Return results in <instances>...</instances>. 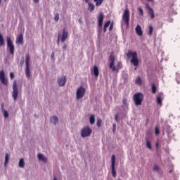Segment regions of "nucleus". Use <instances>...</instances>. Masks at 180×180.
Masks as SVG:
<instances>
[{
	"instance_id": "1",
	"label": "nucleus",
	"mask_w": 180,
	"mask_h": 180,
	"mask_svg": "<svg viewBox=\"0 0 180 180\" xmlns=\"http://www.w3.org/2000/svg\"><path fill=\"white\" fill-rule=\"evenodd\" d=\"M115 57L114 55V52H111L110 54V58H108V61H110V69L112 70V72H119L120 70L122 68V63L121 61L117 63V66L115 65Z\"/></svg>"
},
{
	"instance_id": "2",
	"label": "nucleus",
	"mask_w": 180,
	"mask_h": 180,
	"mask_svg": "<svg viewBox=\"0 0 180 180\" xmlns=\"http://www.w3.org/2000/svg\"><path fill=\"white\" fill-rule=\"evenodd\" d=\"M127 58L128 59H131V63L134 64V66L137 67L139 65V59L137 52H133L131 51H129L128 53H127Z\"/></svg>"
},
{
	"instance_id": "3",
	"label": "nucleus",
	"mask_w": 180,
	"mask_h": 180,
	"mask_svg": "<svg viewBox=\"0 0 180 180\" xmlns=\"http://www.w3.org/2000/svg\"><path fill=\"white\" fill-rule=\"evenodd\" d=\"M30 56L27 53L25 56V63H26V68H25V75L28 79H30L32 77L31 72H30Z\"/></svg>"
},
{
	"instance_id": "4",
	"label": "nucleus",
	"mask_w": 180,
	"mask_h": 180,
	"mask_svg": "<svg viewBox=\"0 0 180 180\" xmlns=\"http://www.w3.org/2000/svg\"><path fill=\"white\" fill-rule=\"evenodd\" d=\"M144 96L142 93H136L134 95V102L135 105L139 106L141 105L143 101Z\"/></svg>"
},
{
	"instance_id": "5",
	"label": "nucleus",
	"mask_w": 180,
	"mask_h": 180,
	"mask_svg": "<svg viewBox=\"0 0 180 180\" xmlns=\"http://www.w3.org/2000/svg\"><path fill=\"white\" fill-rule=\"evenodd\" d=\"M122 20H124L125 25H127V27H129L130 20V11L128 8H126L125 11H124V14H122Z\"/></svg>"
},
{
	"instance_id": "6",
	"label": "nucleus",
	"mask_w": 180,
	"mask_h": 180,
	"mask_svg": "<svg viewBox=\"0 0 180 180\" xmlns=\"http://www.w3.org/2000/svg\"><path fill=\"white\" fill-rule=\"evenodd\" d=\"M91 133H92L91 129L89 126H87V127H84L82 129L81 136L82 138H86V137L90 136Z\"/></svg>"
},
{
	"instance_id": "7",
	"label": "nucleus",
	"mask_w": 180,
	"mask_h": 180,
	"mask_svg": "<svg viewBox=\"0 0 180 180\" xmlns=\"http://www.w3.org/2000/svg\"><path fill=\"white\" fill-rule=\"evenodd\" d=\"M86 94V89L84 86H80L77 91V100L82 98Z\"/></svg>"
},
{
	"instance_id": "8",
	"label": "nucleus",
	"mask_w": 180,
	"mask_h": 180,
	"mask_svg": "<svg viewBox=\"0 0 180 180\" xmlns=\"http://www.w3.org/2000/svg\"><path fill=\"white\" fill-rule=\"evenodd\" d=\"M115 155H112L111 157V174H112V177L115 178L116 177V170H115Z\"/></svg>"
},
{
	"instance_id": "9",
	"label": "nucleus",
	"mask_w": 180,
	"mask_h": 180,
	"mask_svg": "<svg viewBox=\"0 0 180 180\" xmlns=\"http://www.w3.org/2000/svg\"><path fill=\"white\" fill-rule=\"evenodd\" d=\"M7 48L9 49L10 53L13 56L15 51V46L13 44V41H11V37H7Z\"/></svg>"
},
{
	"instance_id": "10",
	"label": "nucleus",
	"mask_w": 180,
	"mask_h": 180,
	"mask_svg": "<svg viewBox=\"0 0 180 180\" xmlns=\"http://www.w3.org/2000/svg\"><path fill=\"white\" fill-rule=\"evenodd\" d=\"M13 98L14 99V101H16L18 96V85H17V82L16 80H15L13 82Z\"/></svg>"
},
{
	"instance_id": "11",
	"label": "nucleus",
	"mask_w": 180,
	"mask_h": 180,
	"mask_svg": "<svg viewBox=\"0 0 180 180\" xmlns=\"http://www.w3.org/2000/svg\"><path fill=\"white\" fill-rule=\"evenodd\" d=\"M0 81L4 86H8V79L6 78L5 72L4 70L0 71Z\"/></svg>"
},
{
	"instance_id": "12",
	"label": "nucleus",
	"mask_w": 180,
	"mask_h": 180,
	"mask_svg": "<svg viewBox=\"0 0 180 180\" xmlns=\"http://www.w3.org/2000/svg\"><path fill=\"white\" fill-rule=\"evenodd\" d=\"M104 18L105 15L103 13H100V14H98V18H97V22L98 23L97 26H98V29H102Z\"/></svg>"
},
{
	"instance_id": "13",
	"label": "nucleus",
	"mask_w": 180,
	"mask_h": 180,
	"mask_svg": "<svg viewBox=\"0 0 180 180\" xmlns=\"http://www.w3.org/2000/svg\"><path fill=\"white\" fill-rule=\"evenodd\" d=\"M66 82L67 79L65 76H62L61 77L58 79V83L60 87L65 86Z\"/></svg>"
},
{
	"instance_id": "14",
	"label": "nucleus",
	"mask_w": 180,
	"mask_h": 180,
	"mask_svg": "<svg viewBox=\"0 0 180 180\" xmlns=\"http://www.w3.org/2000/svg\"><path fill=\"white\" fill-rule=\"evenodd\" d=\"M68 37V32L66 31L65 28H64L63 31V35L60 38L61 42L64 43L67 40Z\"/></svg>"
},
{
	"instance_id": "15",
	"label": "nucleus",
	"mask_w": 180,
	"mask_h": 180,
	"mask_svg": "<svg viewBox=\"0 0 180 180\" xmlns=\"http://www.w3.org/2000/svg\"><path fill=\"white\" fill-rule=\"evenodd\" d=\"M135 32H136V35L139 37L143 36V30L139 25H136V27H135Z\"/></svg>"
},
{
	"instance_id": "16",
	"label": "nucleus",
	"mask_w": 180,
	"mask_h": 180,
	"mask_svg": "<svg viewBox=\"0 0 180 180\" xmlns=\"http://www.w3.org/2000/svg\"><path fill=\"white\" fill-rule=\"evenodd\" d=\"M16 44H23V34L20 33L16 39Z\"/></svg>"
},
{
	"instance_id": "17",
	"label": "nucleus",
	"mask_w": 180,
	"mask_h": 180,
	"mask_svg": "<svg viewBox=\"0 0 180 180\" xmlns=\"http://www.w3.org/2000/svg\"><path fill=\"white\" fill-rule=\"evenodd\" d=\"M38 159L39 160L42 161L45 163L47 162L48 161V159L45 156H44V155L41 153L38 154Z\"/></svg>"
},
{
	"instance_id": "18",
	"label": "nucleus",
	"mask_w": 180,
	"mask_h": 180,
	"mask_svg": "<svg viewBox=\"0 0 180 180\" xmlns=\"http://www.w3.org/2000/svg\"><path fill=\"white\" fill-rule=\"evenodd\" d=\"M1 111L4 115V117L8 118L9 116V114H8V111L4 109V103H2V105H1Z\"/></svg>"
},
{
	"instance_id": "19",
	"label": "nucleus",
	"mask_w": 180,
	"mask_h": 180,
	"mask_svg": "<svg viewBox=\"0 0 180 180\" xmlns=\"http://www.w3.org/2000/svg\"><path fill=\"white\" fill-rule=\"evenodd\" d=\"M148 13H149V15H150V18L151 19H154L155 18V13L154 11L152 8L150 7H148Z\"/></svg>"
},
{
	"instance_id": "20",
	"label": "nucleus",
	"mask_w": 180,
	"mask_h": 180,
	"mask_svg": "<svg viewBox=\"0 0 180 180\" xmlns=\"http://www.w3.org/2000/svg\"><path fill=\"white\" fill-rule=\"evenodd\" d=\"M51 123H53L56 125L58 123V118L57 117V116H55V115L51 116Z\"/></svg>"
},
{
	"instance_id": "21",
	"label": "nucleus",
	"mask_w": 180,
	"mask_h": 180,
	"mask_svg": "<svg viewBox=\"0 0 180 180\" xmlns=\"http://www.w3.org/2000/svg\"><path fill=\"white\" fill-rule=\"evenodd\" d=\"M111 22L110 20H108L104 23V28L103 29V32L104 33H106L108 27H109V25H110Z\"/></svg>"
},
{
	"instance_id": "22",
	"label": "nucleus",
	"mask_w": 180,
	"mask_h": 180,
	"mask_svg": "<svg viewBox=\"0 0 180 180\" xmlns=\"http://www.w3.org/2000/svg\"><path fill=\"white\" fill-rule=\"evenodd\" d=\"M153 32H154V28H153V25H149V28H148V35L149 37L153 36Z\"/></svg>"
},
{
	"instance_id": "23",
	"label": "nucleus",
	"mask_w": 180,
	"mask_h": 180,
	"mask_svg": "<svg viewBox=\"0 0 180 180\" xmlns=\"http://www.w3.org/2000/svg\"><path fill=\"white\" fill-rule=\"evenodd\" d=\"M94 76L96 77V78H98V77L99 75V70L96 65H95L94 68Z\"/></svg>"
},
{
	"instance_id": "24",
	"label": "nucleus",
	"mask_w": 180,
	"mask_h": 180,
	"mask_svg": "<svg viewBox=\"0 0 180 180\" xmlns=\"http://www.w3.org/2000/svg\"><path fill=\"white\" fill-rule=\"evenodd\" d=\"M156 103L160 106H162V98L160 96H157L156 97Z\"/></svg>"
},
{
	"instance_id": "25",
	"label": "nucleus",
	"mask_w": 180,
	"mask_h": 180,
	"mask_svg": "<svg viewBox=\"0 0 180 180\" xmlns=\"http://www.w3.org/2000/svg\"><path fill=\"white\" fill-rule=\"evenodd\" d=\"M88 9L90 11V12H93L95 9V6L92 3H89Z\"/></svg>"
},
{
	"instance_id": "26",
	"label": "nucleus",
	"mask_w": 180,
	"mask_h": 180,
	"mask_svg": "<svg viewBox=\"0 0 180 180\" xmlns=\"http://www.w3.org/2000/svg\"><path fill=\"white\" fill-rule=\"evenodd\" d=\"M5 41L4 39V37L1 34H0V47L4 46Z\"/></svg>"
},
{
	"instance_id": "27",
	"label": "nucleus",
	"mask_w": 180,
	"mask_h": 180,
	"mask_svg": "<svg viewBox=\"0 0 180 180\" xmlns=\"http://www.w3.org/2000/svg\"><path fill=\"white\" fill-rule=\"evenodd\" d=\"M157 86L155 83L152 84V94H155L157 93Z\"/></svg>"
},
{
	"instance_id": "28",
	"label": "nucleus",
	"mask_w": 180,
	"mask_h": 180,
	"mask_svg": "<svg viewBox=\"0 0 180 180\" xmlns=\"http://www.w3.org/2000/svg\"><path fill=\"white\" fill-rule=\"evenodd\" d=\"M25 165V161H24V159H23V158H21V159L20 160V161H19V167H20V168H24Z\"/></svg>"
},
{
	"instance_id": "29",
	"label": "nucleus",
	"mask_w": 180,
	"mask_h": 180,
	"mask_svg": "<svg viewBox=\"0 0 180 180\" xmlns=\"http://www.w3.org/2000/svg\"><path fill=\"white\" fill-rule=\"evenodd\" d=\"M135 84L141 86L142 85V79L140 77H136V80L135 81Z\"/></svg>"
},
{
	"instance_id": "30",
	"label": "nucleus",
	"mask_w": 180,
	"mask_h": 180,
	"mask_svg": "<svg viewBox=\"0 0 180 180\" xmlns=\"http://www.w3.org/2000/svg\"><path fill=\"white\" fill-rule=\"evenodd\" d=\"M146 147L149 148V150H152V145L148 139H146Z\"/></svg>"
},
{
	"instance_id": "31",
	"label": "nucleus",
	"mask_w": 180,
	"mask_h": 180,
	"mask_svg": "<svg viewBox=\"0 0 180 180\" xmlns=\"http://www.w3.org/2000/svg\"><path fill=\"white\" fill-rule=\"evenodd\" d=\"M94 2H96V6H101L103 2V0H94Z\"/></svg>"
},
{
	"instance_id": "32",
	"label": "nucleus",
	"mask_w": 180,
	"mask_h": 180,
	"mask_svg": "<svg viewBox=\"0 0 180 180\" xmlns=\"http://www.w3.org/2000/svg\"><path fill=\"white\" fill-rule=\"evenodd\" d=\"M95 123V115H91L90 117V124H94Z\"/></svg>"
},
{
	"instance_id": "33",
	"label": "nucleus",
	"mask_w": 180,
	"mask_h": 180,
	"mask_svg": "<svg viewBox=\"0 0 180 180\" xmlns=\"http://www.w3.org/2000/svg\"><path fill=\"white\" fill-rule=\"evenodd\" d=\"M102 120L101 118L97 119V127H101Z\"/></svg>"
},
{
	"instance_id": "34",
	"label": "nucleus",
	"mask_w": 180,
	"mask_h": 180,
	"mask_svg": "<svg viewBox=\"0 0 180 180\" xmlns=\"http://www.w3.org/2000/svg\"><path fill=\"white\" fill-rule=\"evenodd\" d=\"M160 129H159L158 127H155V134L156 136H158V135L160 134Z\"/></svg>"
},
{
	"instance_id": "35",
	"label": "nucleus",
	"mask_w": 180,
	"mask_h": 180,
	"mask_svg": "<svg viewBox=\"0 0 180 180\" xmlns=\"http://www.w3.org/2000/svg\"><path fill=\"white\" fill-rule=\"evenodd\" d=\"M8 161H9V155L8 153H6V157H5V165H7Z\"/></svg>"
},
{
	"instance_id": "36",
	"label": "nucleus",
	"mask_w": 180,
	"mask_h": 180,
	"mask_svg": "<svg viewBox=\"0 0 180 180\" xmlns=\"http://www.w3.org/2000/svg\"><path fill=\"white\" fill-rule=\"evenodd\" d=\"M159 169H160V167L157 165H154L153 167V172H159Z\"/></svg>"
},
{
	"instance_id": "37",
	"label": "nucleus",
	"mask_w": 180,
	"mask_h": 180,
	"mask_svg": "<svg viewBox=\"0 0 180 180\" xmlns=\"http://www.w3.org/2000/svg\"><path fill=\"white\" fill-rule=\"evenodd\" d=\"M127 98L124 97V98H122V105L124 106L127 105Z\"/></svg>"
},
{
	"instance_id": "38",
	"label": "nucleus",
	"mask_w": 180,
	"mask_h": 180,
	"mask_svg": "<svg viewBox=\"0 0 180 180\" xmlns=\"http://www.w3.org/2000/svg\"><path fill=\"white\" fill-rule=\"evenodd\" d=\"M138 11H139V13H141V16H143V10L141 7H139L138 8Z\"/></svg>"
},
{
	"instance_id": "39",
	"label": "nucleus",
	"mask_w": 180,
	"mask_h": 180,
	"mask_svg": "<svg viewBox=\"0 0 180 180\" xmlns=\"http://www.w3.org/2000/svg\"><path fill=\"white\" fill-rule=\"evenodd\" d=\"M116 128H117L116 124H112V133L115 134L116 132Z\"/></svg>"
},
{
	"instance_id": "40",
	"label": "nucleus",
	"mask_w": 180,
	"mask_h": 180,
	"mask_svg": "<svg viewBox=\"0 0 180 180\" xmlns=\"http://www.w3.org/2000/svg\"><path fill=\"white\" fill-rule=\"evenodd\" d=\"M54 19H55L56 22H58V20H59V14L58 13H57L55 15Z\"/></svg>"
},
{
	"instance_id": "41",
	"label": "nucleus",
	"mask_w": 180,
	"mask_h": 180,
	"mask_svg": "<svg viewBox=\"0 0 180 180\" xmlns=\"http://www.w3.org/2000/svg\"><path fill=\"white\" fill-rule=\"evenodd\" d=\"M10 77H11V80H13L15 78V75H14V73L13 72H11Z\"/></svg>"
},
{
	"instance_id": "42",
	"label": "nucleus",
	"mask_w": 180,
	"mask_h": 180,
	"mask_svg": "<svg viewBox=\"0 0 180 180\" xmlns=\"http://www.w3.org/2000/svg\"><path fill=\"white\" fill-rule=\"evenodd\" d=\"M67 48H68V44H63V51H65L66 49H67Z\"/></svg>"
},
{
	"instance_id": "43",
	"label": "nucleus",
	"mask_w": 180,
	"mask_h": 180,
	"mask_svg": "<svg viewBox=\"0 0 180 180\" xmlns=\"http://www.w3.org/2000/svg\"><path fill=\"white\" fill-rule=\"evenodd\" d=\"M112 29H113V23H111L110 24V28H109L110 32H111Z\"/></svg>"
},
{
	"instance_id": "44",
	"label": "nucleus",
	"mask_w": 180,
	"mask_h": 180,
	"mask_svg": "<svg viewBox=\"0 0 180 180\" xmlns=\"http://www.w3.org/2000/svg\"><path fill=\"white\" fill-rule=\"evenodd\" d=\"M61 34L60 33H58V44L60 43V39Z\"/></svg>"
},
{
	"instance_id": "45",
	"label": "nucleus",
	"mask_w": 180,
	"mask_h": 180,
	"mask_svg": "<svg viewBox=\"0 0 180 180\" xmlns=\"http://www.w3.org/2000/svg\"><path fill=\"white\" fill-rule=\"evenodd\" d=\"M54 57H55V53H54V52H53V53H52V54H51V59H53V58H54Z\"/></svg>"
},
{
	"instance_id": "46",
	"label": "nucleus",
	"mask_w": 180,
	"mask_h": 180,
	"mask_svg": "<svg viewBox=\"0 0 180 180\" xmlns=\"http://www.w3.org/2000/svg\"><path fill=\"white\" fill-rule=\"evenodd\" d=\"M118 115H115V122H118Z\"/></svg>"
},
{
	"instance_id": "47",
	"label": "nucleus",
	"mask_w": 180,
	"mask_h": 180,
	"mask_svg": "<svg viewBox=\"0 0 180 180\" xmlns=\"http://www.w3.org/2000/svg\"><path fill=\"white\" fill-rule=\"evenodd\" d=\"M34 2H35V4H39V0H34Z\"/></svg>"
},
{
	"instance_id": "48",
	"label": "nucleus",
	"mask_w": 180,
	"mask_h": 180,
	"mask_svg": "<svg viewBox=\"0 0 180 180\" xmlns=\"http://www.w3.org/2000/svg\"><path fill=\"white\" fill-rule=\"evenodd\" d=\"M158 145H159L158 143H155V147H156V148H158Z\"/></svg>"
},
{
	"instance_id": "49",
	"label": "nucleus",
	"mask_w": 180,
	"mask_h": 180,
	"mask_svg": "<svg viewBox=\"0 0 180 180\" xmlns=\"http://www.w3.org/2000/svg\"><path fill=\"white\" fill-rule=\"evenodd\" d=\"M53 180H58L56 177H54Z\"/></svg>"
},
{
	"instance_id": "50",
	"label": "nucleus",
	"mask_w": 180,
	"mask_h": 180,
	"mask_svg": "<svg viewBox=\"0 0 180 180\" xmlns=\"http://www.w3.org/2000/svg\"><path fill=\"white\" fill-rule=\"evenodd\" d=\"M85 1L86 2V4L88 3V0H85Z\"/></svg>"
},
{
	"instance_id": "51",
	"label": "nucleus",
	"mask_w": 180,
	"mask_h": 180,
	"mask_svg": "<svg viewBox=\"0 0 180 180\" xmlns=\"http://www.w3.org/2000/svg\"><path fill=\"white\" fill-rule=\"evenodd\" d=\"M177 84H180V82H177Z\"/></svg>"
},
{
	"instance_id": "52",
	"label": "nucleus",
	"mask_w": 180,
	"mask_h": 180,
	"mask_svg": "<svg viewBox=\"0 0 180 180\" xmlns=\"http://www.w3.org/2000/svg\"><path fill=\"white\" fill-rule=\"evenodd\" d=\"M171 172H172V170L169 171V173H171Z\"/></svg>"
},
{
	"instance_id": "53",
	"label": "nucleus",
	"mask_w": 180,
	"mask_h": 180,
	"mask_svg": "<svg viewBox=\"0 0 180 180\" xmlns=\"http://www.w3.org/2000/svg\"><path fill=\"white\" fill-rule=\"evenodd\" d=\"M135 70H136V68H135Z\"/></svg>"
},
{
	"instance_id": "54",
	"label": "nucleus",
	"mask_w": 180,
	"mask_h": 180,
	"mask_svg": "<svg viewBox=\"0 0 180 180\" xmlns=\"http://www.w3.org/2000/svg\"><path fill=\"white\" fill-rule=\"evenodd\" d=\"M0 5H1V0H0Z\"/></svg>"
}]
</instances>
